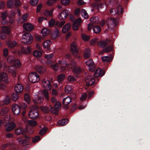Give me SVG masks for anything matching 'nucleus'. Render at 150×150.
<instances>
[{"mask_svg":"<svg viewBox=\"0 0 150 150\" xmlns=\"http://www.w3.org/2000/svg\"><path fill=\"white\" fill-rule=\"evenodd\" d=\"M28 116L32 119L37 118L39 116V112L38 108L32 109L29 112Z\"/></svg>","mask_w":150,"mask_h":150,"instance_id":"nucleus-6","label":"nucleus"},{"mask_svg":"<svg viewBox=\"0 0 150 150\" xmlns=\"http://www.w3.org/2000/svg\"><path fill=\"white\" fill-rule=\"evenodd\" d=\"M3 121V125L4 126L8 125L6 128L7 131L9 132L12 130L16 127V124L13 122H9V123L6 124V122H4Z\"/></svg>","mask_w":150,"mask_h":150,"instance_id":"nucleus-10","label":"nucleus"},{"mask_svg":"<svg viewBox=\"0 0 150 150\" xmlns=\"http://www.w3.org/2000/svg\"><path fill=\"white\" fill-rule=\"evenodd\" d=\"M51 67L53 70L56 71H57L59 68L58 64L57 63L51 65Z\"/></svg>","mask_w":150,"mask_h":150,"instance_id":"nucleus-49","label":"nucleus"},{"mask_svg":"<svg viewBox=\"0 0 150 150\" xmlns=\"http://www.w3.org/2000/svg\"><path fill=\"white\" fill-rule=\"evenodd\" d=\"M8 62L13 63L14 66L17 67H20L21 65L20 61L18 59H14L11 56H9L7 59Z\"/></svg>","mask_w":150,"mask_h":150,"instance_id":"nucleus-5","label":"nucleus"},{"mask_svg":"<svg viewBox=\"0 0 150 150\" xmlns=\"http://www.w3.org/2000/svg\"><path fill=\"white\" fill-rule=\"evenodd\" d=\"M81 16L85 19L87 18L88 17V15L86 10L83 9H81Z\"/></svg>","mask_w":150,"mask_h":150,"instance_id":"nucleus-32","label":"nucleus"},{"mask_svg":"<svg viewBox=\"0 0 150 150\" xmlns=\"http://www.w3.org/2000/svg\"><path fill=\"white\" fill-rule=\"evenodd\" d=\"M23 87L22 84L18 83L17 84L15 87V91L16 93H20L23 91Z\"/></svg>","mask_w":150,"mask_h":150,"instance_id":"nucleus-17","label":"nucleus"},{"mask_svg":"<svg viewBox=\"0 0 150 150\" xmlns=\"http://www.w3.org/2000/svg\"><path fill=\"white\" fill-rule=\"evenodd\" d=\"M81 37L82 39L86 41H88L90 37L86 35L82 34Z\"/></svg>","mask_w":150,"mask_h":150,"instance_id":"nucleus-52","label":"nucleus"},{"mask_svg":"<svg viewBox=\"0 0 150 150\" xmlns=\"http://www.w3.org/2000/svg\"><path fill=\"white\" fill-rule=\"evenodd\" d=\"M81 21L80 18H78L77 20L76 21L73 23V28L74 30H77L78 29V24Z\"/></svg>","mask_w":150,"mask_h":150,"instance_id":"nucleus-25","label":"nucleus"},{"mask_svg":"<svg viewBox=\"0 0 150 150\" xmlns=\"http://www.w3.org/2000/svg\"><path fill=\"white\" fill-rule=\"evenodd\" d=\"M33 40V37L31 34L27 33L23 35L22 42L24 44L29 45L32 43Z\"/></svg>","mask_w":150,"mask_h":150,"instance_id":"nucleus-4","label":"nucleus"},{"mask_svg":"<svg viewBox=\"0 0 150 150\" xmlns=\"http://www.w3.org/2000/svg\"><path fill=\"white\" fill-rule=\"evenodd\" d=\"M68 81L69 82H73L76 81V79L74 77L71 75H69L67 77Z\"/></svg>","mask_w":150,"mask_h":150,"instance_id":"nucleus-47","label":"nucleus"},{"mask_svg":"<svg viewBox=\"0 0 150 150\" xmlns=\"http://www.w3.org/2000/svg\"><path fill=\"white\" fill-rule=\"evenodd\" d=\"M40 139V137L38 136H37L34 137L32 139L33 143H36Z\"/></svg>","mask_w":150,"mask_h":150,"instance_id":"nucleus-54","label":"nucleus"},{"mask_svg":"<svg viewBox=\"0 0 150 150\" xmlns=\"http://www.w3.org/2000/svg\"><path fill=\"white\" fill-rule=\"evenodd\" d=\"M19 107L20 110H25L27 107V105L25 103H22L20 104Z\"/></svg>","mask_w":150,"mask_h":150,"instance_id":"nucleus-48","label":"nucleus"},{"mask_svg":"<svg viewBox=\"0 0 150 150\" xmlns=\"http://www.w3.org/2000/svg\"><path fill=\"white\" fill-rule=\"evenodd\" d=\"M79 48L76 43L75 42H73L71 44L70 51L72 54L75 56H76L79 52Z\"/></svg>","mask_w":150,"mask_h":150,"instance_id":"nucleus-7","label":"nucleus"},{"mask_svg":"<svg viewBox=\"0 0 150 150\" xmlns=\"http://www.w3.org/2000/svg\"><path fill=\"white\" fill-rule=\"evenodd\" d=\"M53 57V55L52 54H46L45 55V58L48 59H52Z\"/></svg>","mask_w":150,"mask_h":150,"instance_id":"nucleus-61","label":"nucleus"},{"mask_svg":"<svg viewBox=\"0 0 150 150\" xmlns=\"http://www.w3.org/2000/svg\"><path fill=\"white\" fill-rule=\"evenodd\" d=\"M28 78L30 81L33 83H37L40 80L39 75L35 72L30 73L29 75Z\"/></svg>","mask_w":150,"mask_h":150,"instance_id":"nucleus-3","label":"nucleus"},{"mask_svg":"<svg viewBox=\"0 0 150 150\" xmlns=\"http://www.w3.org/2000/svg\"><path fill=\"white\" fill-rule=\"evenodd\" d=\"M58 64L59 65L63 64L64 65L68 66V64L67 63L66 61H59L58 62Z\"/></svg>","mask_w":150,"mask_h":150,"instance_id":"nucleus-56","label":"nucleus"},{"mask_svg":"<svg viewBox=\"0 0 150 150\" xmlns=\"http://www.w3.org/2000/svg\"><path fill=\"white\" fill-rule=\"evenodd\" d=\"M41 33L43 36H46L49 34L50 30L47 28H44L42 30Z\"/></svg>","mask_w":150,"mask_h":150,"instance_id":"nucleus-42","label":"nucleus"},{"mask_svg":"<svg viewBox=\"0 0 150 150\" xmlns=\"http://www.w3.org/2000/svg\"><path fill=\"white\" fill-rule=\"evenodd\" d=\"M98 44L101 47L104 48L108 45V41L107 40L101 41L99 42Z\"/></svg>","mask_w":150,"mask_h":150,"instance_id":"nucleus-30","label":"nucleus"},{"mask_svg":"<svg viewBox=\"0 0 150 150\" xmlns=\"http://www.w3.org/2000/svg\"><path fill=\"white\" fill-rule=\"evenodd\" d=\"M47 131L45 128H43L42 129L39 131V133L40 135H43L46 133Z\"/></svg>","mask_w":150,"mask_h":150,"instance_id":"nucleus-55","label":"nucleus"},{"mask_svg":"<svg viewBox=\"0 0 150 150\" xmlns=\"http://www.w3.org/2000/svg\"><path fill=\"white\" fill-rule=\"evenodd\" d=\"M65 92L67 93H70L71 92V87L69 85H66L65 88Z\"/></svg>","mask_w":150,"mask_h":150,"instance_id":"nucleus-46","label":"nucleus"},{"mask_svg":"<svg viewBox=\"0 0 150 150\" xmlns=\"http://www.w3.org/2000/svg\"><path fill=\"white\" fill-rule=\"evenodd\" d=\"M18 93H13L11 95V98L13 100L15 101L17 100L19 97Z\"/></svg>","mask_w":150,"mask_h":150,"instance_id":"nucleus-37","label":"nucleus"},{"mask_svg":"<svg viewBox=\"0 0 150 150\" xmlns=\"http://www.w3.org/2000/svg\"><path fill=\"white\" fill-rule=\"evenodd\" d=\"M65 78V76L64 74H60L57 76V80L59 85L64 81Z\"/></svg>","mask_w":150,"mask_h":150,"instance_id":"nucleus-18","label":"nucleus"},{"mask_svg":"<svg viewBox=\"0 0 150 150\" xmlns=\"http://www.w3.org/2000/svg\"><path fill=\"white\" fill-rule=\"evenodd\" d=\"M96 8L98 11L99 8H102L103 7V5L101 3H98L96 4Z\"/></svg>","mask_w":150,"mask_h":150,"instance_id":"nucleus-60","label":"nucleus"},{"mask_svg":"<svg viewBox=\"0 0 150 150\" xmlns=\"http://www.w3.org/2000/svg\"><path fill=\"white\" fill-rule=\"evenodd\" d=\"M65 21H63L61 22L60 23L59 22H56V25L57 26L59 25V27L62 26L65 23Z\"/></svg>","mask_w":150,"mask_h":150,"instance_id":"nucleus-62","label":"nucleus"},{"mask_svg":"<svg viewBox=\"0 0 150 150\" xmlns=\"http://www.w3.org/2000/svg\"><path fill=\"white\" fill-rule=\"evenodd\" d=\"M38 0H30V4L34 6L36 5L38 3Z\"/></svg>","mask_w":150,"mask_h":150,"instance_id":"nucleus-63","label":"nucleus"},{"mask_svg":"<svg viewBox=\"0 0 150 150\" xmlns=\"http://www.w3.org/2000/svg\"><path fill=\"white\" fill-rule=\"evenodd\" d=\"M102 59L103 62H107L110 61H111L112 59L110 60V57L108 56H104L102 57Z\"/></svg>","mask_w":150,"mask_h":150,"instance_id":"nucleus-43","label":"nucleus"},{"mask_svg":"<svg viewBox=\"0 0 150 150\" xmlns=\"http://www.w3.org/2000/svg\"><path fill=\"white\" fill-rule=\"evenodd\" d=\"M11 100L10 97L7 96H6L5 98L1 102V105H7L10 102Z\"/></svg>","mask_w":150,"mask_h":150,"instance_id":"nucleus-24","label":"nucleus"},{"mask_svg":"<svg viewBox=\"0 0 150 150\" xmlns=\"http://www.w3.org/2000/svg\"><path fill=\"white\" fill-rule=\"evenodd\" d=\"M105 74V72L103 70L100 68H98L96 69L94 74V76L97 78L100 77H102Z\"/></svg>","mask_w":150,"mask_h":150,"instance_id":"nucleus-11","label":"nucleus"},{"mask_svg":"<svg viewBox=\"0 0 150 150\" xmlns=\"http://www.w3.org/2000/svg\"><path fill=\"white\" fill-rule=\"evenodd\" d=\"M42 84L45 89L49 90L51 88V85L50 81L48 80L44 79L43 80Z\"/></svg>","mask_w":150,"mask_h":150,"instance_id":"nucleus-16","label":"nucleus"},{"mask_svg":"<svg viewBox=\"0 0 150 150\" xmlns=\"http://www.w3.org/2000/svg\"><path fill=\"white\" fill-rule=\"evenodd\" d=\"M68 122V120L67 119H62L58 121V124L60 126H63L66 125Z\"/></svg>","mask_w":150,"mask_h":150,"instance_id":"nucleus-27","label":"nucleus"},{"mask_svg":"<svg viewBox=\"0 0 150 150\" xmlns=\"http://www.w3.org/2000/svg\"><path fill=\"white\" fill-rule=\"evenodd\" d=\"M9 111L8 108L7 107H5L1 109L0 112V115L3 116L2 117L3 121L6 123V124L9 123L10 120V116L8 115Z\"/></svg>","mask_w":150,"mask_h":150,"instance_id":"nucleus-2","label":"nucleus"},{"mask_svg":"<svg viewBox=\"0 0 150 150\" xmlns=\"http://www.w3.org/2000/svg\"><path fill=\"white\" fill-rule=\"evenodd\" d=\"M71 27V25L69 23L65 25L63 28L62 31L63 33H66L68 32L69 30Z\"/></svg>","mask_w":150,"mask_h":150,"instance_id":"nucleus-26","label":"nucleus"},{"mask_svg":"<svg viewBox=\"0 0 150 150\" xmlns=\"http://www.w3.org/2000/svg\"><path fill=\"white\" fill-rule=\"evenodd\" d=\"M24 130L22 127H19L15 129V133L18 135L23 134L24 136V137L22 138H19L18 140V143L23 146L28 144L29 142L30 141V138L28 136L24 134Z\"/></svg>","mask_w":150,"mask_h":150,"instance_id":"nucleus-1","label":"nucleus"},{"mask_svg":"<svg viewBox=\"0 0 150 150\" xmlns=\"http://www.w3.org/2000/svg\"><path fill=\"white\" fill-rule=\"evenodd\" d=\"M59 35V31L57 29L52 33L51 34L52 38L55 39L58 37Z\"/></svg>","mask_w":150,"mask_h":150,"instance_id":"nucleus-33","label":"nucleus"},{"mask_svg":"<svg viewBox=\"0 0 150 150\" xmlns=\"http://www.w3.org/2000/svg\"><path fill=\"white\" fill-rule=\"evenodd\" d=\"M51 41L50 40H47L44 42L43 43V46L44 48H47L50 46V44Z\"/></svg>","mask_w":150,"mask_h":150,"instance_id":"nucleus-51","label":"nucleus"},{"mask_svg":"<svg viewBox=\"0 0 150 150\" xmlns=\"http://www.w3.org/2000/svg\"><path fill=\"white\" fill-rule=\"evenodd\" d=\"M42 54L41 52L38 50H35L33 52V55L36 57H40L42 55Z\"/></svg>","mask_w":150,"mask_h":150,"instance_id":"nucleus-41","label":"nucleus"},{"mask_svg":"<svg viewBox=\"0 0 150 150\" xmlns=\"http://www.w3.org/2000/svg\"><path fill=\"white\" fill-rule=\"evenodd\" d=\"M3 81L7 83L9 82V79L7 74L5 72L0 73V82Z\"/></svg>","mask_w":150,"mask_h":150,"instance_id":"nucleus-12","label":"nucleus"},{"mask_svg":"<svg viewBox=\"0 0 150 150\" xmlns=\"http://www.w3.org/2000/svg\"><path fill=\"white\" fill-rule=\"evenodd\" d=\"M53 10L51 9L50 10H45L44 12V15L46 16H51L52 15Z\"/></svg>","mask_w":150,"mask_h":150,"instance_id":"nucleus-34","label":"nucleus"},{"mask_svg":"<svg viewBox=\"0 0 150 150\" xmlns=\"http://www.w3.org/2000/svg\"><path fill=\"white\" fill-rule=\"evenodd\" d=\"M7 15L8 14L7 11H5L2 13L1 17L2 20V24H5L7 23V21L5 20Z\"/></svg>","mask_w":150,"mask_h":150,"instance_id":"nucleus-23","label":"nucleus"},{"mask_svg":"<svg viewBox=\"0 0 150 150\" xmlns=\"http://www.w3.org/2000/svg\"><path fill=\"white\" fill-rule=\"evenodd\" d=\"M116 13L119 15H121L122 13V8L120 5H119L117 6Z\"/></svg>","mask_w":150,"mask_h":150,"instance_id":"nucleus-36","label":"nucleus"},{"mask_svg":"<svg viewBox=\"0 0 150 150\" xmlns=\"http://www.w3.org/2000/svg\"><path fill=\"white\" fill-rule=\"evenodd\" d=\"M35 69L36 71L40 74L43 73L46 70L45 67L39 65L36 66Z\"/></svg>","mask_w":150,"mask_h":150,"instance_id":"nucleus-21","label":"nucleus"},{"mask_svg":"<svg viewBox=\"0 0 150 150\" xmlns=\"http://www.w3.org/2000/svg\"><path fill=\"white\" fill-rule=\"evenodd\" d=\"M91 55V51L89 48H86L83 52V56L84 59H87Z\"/></svg>","mask_w":150,"mask_h":150,"instance_id":"nucleus-19","label":"nucleus"},{"mask_svg":"<svg viewBox=\"0 0 150 150\" xmlns=\"http://www.w3.org/2000/svg\"><path fill=\"white\" fill-rule=\"evenodd\" d=\"M86 64L88 66H93V62L91 59H89L85 62Z\"/></svg>","mask_w":150,"mask_h":150,"instance_id":"nucleus-44","label":"nucleus"},{"mask_svg":"<svg viewBox=\"0 0 150 150\" xmlns=\"http://www.w3.org/2000/svg\"><path fill=\"white\" fill-rule=\"evenodd\" d=\"M90 21L92 24H97L98 23V18L97 16H94L91 18Z\"/></svg>","mask_w":150,"mask_h":150,"instance_id":"nucleus-35","label":"nucleus"},{"mask_svg":"<svg viewBox=\"0 0 150 150\" xmlns=\"http://www.w3.org/2000/svg\"><path fill=\"white\" fill-rule=\"evenodd\" d=\"M23 28L28 31H30L33 29V26L31 24L26 23L23 25Z\"/></svg>","mask_w":150,"mask_h":150,"instance_id":"nucleus-20","label":"nucleus"},{"mask_svg":"<svg viewBox=\"0 0 150 150\" xmlns=\"http://www.w3.org/2000/svg\"><path fill=\"white\" fill-rule=\"evenodd\" d=\"M73 71L74 73L76 74H79L81 72V69L79 67L77 66L73 68Z\"/></svg>","mask_w":150,"mask_h":150,"instance_id":"nucleus-31","label":"nucleus"},{"mask_svg":"<svg viewBox=\"0 0 150 150\" xmlns=\"http://www.w3.org/2000/svg\"><path fill=\"white\" fill-rule=\"evenodd\" d=\"M24 100L25 102L29 104L30 102V96L28 93H26L24 95Z\"/></svg>","mask_w":150,"mask_h":150,"instance_id":"nucleus-40","label":"nucleus"},{"mask_svg":"<svg viewBox=\"0 0 150 150\" xmlns=\"http://www.w3.org/2000/svg\"><path fill=\"white\" fill-rule=\"evenodd\" d=\"M2 31V32L6 34H9L10 32V28L6 26H4L1 28Z\"/></svg>","mask_w":150,"mask_h":150,"instance_id":"nucleus-28","label":"nucleus"},{"mask_svg":"<svg viewBox=\"0 0 150 150\" xmlns=\"http://www.w3.org/2000/svg\"><path fill=\"white\" fill-rule=\"evenodd\" d=\"M70 2L69 0H61V2L62 5H68Z\"/></svg>","mask_w":150,"mask_h":150,"instance_id":"nucleus-58","label":"nucleus"},{"mask_svg":"<svg viewBox=\"0 0 150 150\" xmlns=\"http://www.w3.org/2000/svg\"><path fill=\"white\" fill-rule=\"evenodd\" d=\"M117 25L116 20L114 18H112L110 20L109 25H112V27L115 26Z\"/></svg>","mask_w":150,"mask_h":150,"instance_id":"nucleus-29","label":"nucleus"},{"mask_svg":"<svg viewBox=\"0 0 150 150\" xmlns=\"http://www.w3.org/2000/svg\"><path fill=\"white\" fill-rule=\"evenodd\" d=\"M100 30V27L98 25H96L93 27V30L95 33L98 34L99 33Z\"/></svg>","mask_w":150,"mask_h":150,"instance_id":"nucleus-39","label":"nucleus"},{"mask_svg":"<svg viewBox=\"0 0 150 150\" xmlns=\"http://www.w3.org/2000/svg\"><path fill=\"white\" fill-rule=\"evenodd\" d=\"M113 47L112 45H110L103 50L105 52H110L112 50Z\"/></svg>","mask_w":150,"mask_h":150,"instance_id":"nucleus-45","label":"nucleus"},{"mask_svg":"<svg viewBox=\"0 0 150 150\" xmlns=\"http://www.w3.org/2000/svg\"><path fill=\"white\" fill-rule=\"evenodd\" d=\"M69 13V11L67 9H65L62 11L59 14L58 16L59 18L61 20L63 19L66 18Z\"/></svg>","mask_w":150,"mask_h":150,"instance_id":"nucleus-13","label":"nucleus"},{"mask_svg":"<svg viewBox=\"0 0 150 150\" xmlns=\"http://www.w3.org/2000/svg\"><path fill=\"white\" fill-rule=\"evenodd\" d=\"M14 0H9L7 2V5L9 8H12L14 6Z\"/></svg>","mask_w":150,"mask_h":150,"instance_id":"nucleus-38","label":"nucleus"},{"mask_svg":"<svg viewBox=\"0 0 150 150\" xmlns=\"http://www.w3.org/2000/svg\"><path fill=\"white\" fill-rule=\"evenodd\" d=\"M61 104L60 102L58 101L56 102L54 105V107H52L51 111L52 113L55 115L58 114V111L60 108Z\"/></svg>","mask_w":150,"mask_h":150,"instance_id":"nucleus-8","label":"nucleus"},{"mask_svg":"<svg viewBox=\"0 0 150 150\" xmlns=\"http://www.w3.org/2000/svg\"><path fill=\"white\" fill-rule=\"evenodd\" d=\"M14 6L17 7L21 5V3L19 0H15V3H14Z\"/></svg>","mask_w":150,"mask_h":150,"instance_id":"nucleus-57","label":"nucleus"},{"mask_svg":"<svg viewBox=\"0 0 150 150\" xmlns=\"http://www.w3.org/2000/svg\"><path fill=\"white\" fill-rule=\"evenodd\" d=\"M28 16V15L27 13H25L23 16L22 19L23 22H25L26 21Z\"/></svg>","mask_w":150,"mask_h":150,"instance_id":"nucleus-64","label":"nucleus"},{"mask_svg":"<svg viewBox=\"0 0 150 150\" xmlns=\"http://www.w3.org/2000/svg\"><path fill=\"white\" fill-rule=\"evenodd\" d=\"M28 123L31 126H35L37 125V122L34 120H29L28 121Z\"/></svg>","mask_w":150,"mask_h":150,"instance_id":"nucleus-50","label":"nucleus"},{"mask_svg":"<svg viewBox=\"0 0 150 150\" xmlns=\"http://www.w3.org/2000/svg\"><path fill=\"white\" fill-rule=\"evenodd\" d=\"M55 1L56 0H49L47 2V4L48 6H51Z\"/></svg>","mask_w":150,"mask_h":150,"instance_id":"nucleus-59","label":"nucleus"},{"mask_svg":"<svg viewBox=\"0 0 150 150\" xmlns=\"http://www.w3.org/2000/svg\"><path fill=\"white\" fill-rule=\"evenodd\" d=\"M71 101V99L69 96L64 98L62 100V103L64 105H69Z\"/></svg>","mask_w":150,"mask_h":150,"instance_id":"nucleus-22","label":"nucleus"},{"mask_svg":"<svg viewBox=\"0 0 150 150\" xmlns=\"http://www.w3.org/2000/svg\"><path fill=\"white\" fill-rule=\"evenodd\" d=\"M6 43L8 47L11 49H13L17 45V43L15 40L12 41L9 39L6 41Z\"/></svg>","mask_w":150,"mask_h":150,"instance_id":"nucleus-15","label":"nucleus"},{"mask_svg":"<svg viewBox=\"0 0 150 150\" xmlns=\"http://www.w3.org/2000/svg\"><path fill=\"white\" fill-rule=\"evenodd\" d=\"M85 81L86 83V86L88 88L91 85H93L95 82V79L91 76H88L86 78Z\"/></svg>","mask_w":150,"mask_h":150,"instance_id":"nucleus-9","label":"nucleus"},{"mask_svg":"<svg viewBox=\"0 0 150 150\" xmlns=\"http://www.w3.org/2000/svg\"><path fill=\"white\" fill-rule=\"evenodd\" d=\"M55 24H56V23H55V21L53 19H52L49 22V25L51 27H52Z\"/></svg>","mask_w":150,"mask_h":150,"instance_id":"nucleus-53","label":"nucleus"},{"mask_svg":"<svg viewBox=\"0 0 150 150\" xmlns=\"http://www.w3.org/2000/svg\"><path fill=\"white\" fill-rule=\"evenodd\" d=\"M12 109L13 114L15 115H18L21 111L19 105L17 104H13Z\"/></svg>","mask_w":150,"mask_h":150,"instance_id":"nucleus-14","label":"nucleus"}]
</instances>
